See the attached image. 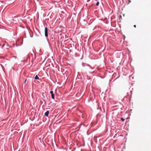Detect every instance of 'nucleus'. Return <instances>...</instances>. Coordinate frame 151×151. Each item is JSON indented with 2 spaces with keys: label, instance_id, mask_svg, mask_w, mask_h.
I'll return each mask as SVG.
<instances>
[{
  "label": "nucleus",
  "instance_id": "obj_1",
  "mask_svg": "<svg viewBox=\"0 0 151 151\" xmlns=\"http://www.w3.org/2000/svg\"><path fill=\"white\" fill-rule=\"evenodd\" d=\"M48 29L47 27H45V37L48 36Z\"/></svg>",
  "mask_w": 151,
  "mask_h": 151
},
{
  "label": "nucleus",
  "instance_id": "obj_2",
  "mask_svg": "<svg viewBox=\"0 0 151 151\" xmlns=\"http://www.w3.org/2000/svg\"><path fill=\"white\" fill-rule=\"evenodd\" d=\"M50 93L51 94V97L53 99H54L55 98L54 94L53 93V91H51L50 92Z\"/></svg>",
  "mask_w": 151,
  "mask_h": 151
},
{
  "label": "nucleus",
  "instance_id": "obj_5",
  "mask_svg": "<svg viewBox=\"0 0 151 151\" xmlns=\"http://www.w3.org/2000/svg\"><path fill=\"white\" fill-rule=\"evenodd\" d=\"M121 120H122V121H124V119L122 118H121Z\"/></svg>",
  "mask_w": 151,
  "mask_h": 151
},
{
  "label": "nucleus",
  "instance_id": "obj_8",
  "mask_svg": "<svg viewBox=\"0 0 151 151\" xmlns=\"http://www.w3.org/2000/svg\"><path fill=\"white\" fill-rule=\"evenodd\" d=\"M134 27H135H135H136V25H134Z\"/></svg>",
  "mask_w": 151,
  "mask_h": 151
},
{
  "label": "nucleus",
  "instance_id": "obj_4",
  "mask_svg": "<svg viewBox=\"0 0 151 151\" xmlns=\"http://www.w3.org/2000/svg\"><path fill=\"white\" fill-rule=\"evenodd\" d=\"M35 79H38V80H39L40 79L39 77L37 75L36 76H35Z\"/></svg>",
  "mask_w": 151,
  "mask_h": 151
},
{
  "label": "nucleus",
  "instance_id": "obj_6",
  "mask_svg": "<svg viewBox=\"0 0 151 151\" xmlns=\"http://www.w3.org/2000/svg\"><path fill=\"white\" fill-rule=\"evenodd\" d=\"M99 2H97L96 4V5L97 6H98L99 5Z\"/></svg>",
  "mask_w": 151,
  "mask_h": 151
},
{
  "label": "nucleus",
  "instance_id": "obj_7",
  "mask_svg": "<svg viewBox=\"0 0 151 151\" xmlns=\"http://www.w3.org/2000/svg\"><path fill=\"white\" fill-rule=\"evenodd\" d=\"M26 81H27V79H26L25 80V81H24V83H26Z\"/></svg>",
  "mask_w": 151,
  "mask_h": 151
},
{
  "label": "nucleus",
  "instance_id": "obj_3",
  "mask_svg": "<svg viewBox=\"0 0 151 151\" xmlns=\"http://www.w3.org/2000/svg\"><path fill=\"white\" fill-rule=\"evenodd\" d=\"M49 114V111H47L45 113V116H48Z\"/></svg>",
  "mask_w": 151,
  "mask_h": 151
}]
</instances>
